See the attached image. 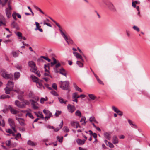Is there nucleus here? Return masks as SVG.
Instances as JSON below:
<instances>
[{
	"label": "nucleus",
	"mask_w": 150,
	"mask_h": 150,
	"mask_svg": "<svg viewBox=\"0 0 150 150\" xmlns=\"http://www.w3.org/2000/svg\"><path fill=\"white\" fill-rule=\"evenodd\" d=\"M57 25L59 28V30L60 33L68 45L72 44L73 43V41L70 37L67 36L66 34V32H64L62 30V28L60 26L59 24H57Z\"/></svg>",
	"instance_id": "f257e3e1"
},
{
	"label": "nucleus",
	"mask_w": 150,
	"mask_h": 150,
	"mask_svg": "<svg viewBox=\"0 0 150 150\" xmlns=\"http://www.w3.org/2000/svg\"><path fill=\"white\" fill-rule=\"evenodd\" d=\"M28 66L31 68L30 71L34 73L38 76L40 77V74L39 71L37 70L35 63L33 61H30L28 62Z\"/></svg>",
	"instance_id": "f03ea898"
},
{
	"label": "nucleus",
	"mask_w": 150,
	"mask_h": 150,
	"mask_svg": "<svg viewBox=\"0 0 150 150\" xmlns=\"http://www.w3.org/2000/svg\"><path fill=\"white\" fill-rule=\"evenodd\" d=\"M61 83L60 84V87L62 89L64 90H67L69 89V83L68 81H60Z\"/></svg>",
	"instance_id": "7ed1b4c3"
},
{
	"label": "nucleus",
	"mask_w": 150,
	"mask_h": 150,
	"mask_svg": "<svg viewBox=\"0 0 150 150\" xmlns=\"http://www.w3.org/2000/svg\"><path fill=\"white\" fill-rule=\"evenodd\" d=\"M1 76L4 78L8 79L12 78L13 75L11 74H8L5 70H1L0 71Z\"/></svg>",
	"instance_id": "20e7f679"
},
{
	"label": "nucleus",
	"mask_w": 150,
	"mask_h": 150,
	"mask_svg": "<svg viewBox=\"0 0 150 150\" xmlns=\"http://www.w3.org/2000/svg\"><path fill=\"white\" fill-rule=\"evenodd\" d=\"M67 108L69 112L71 113H73L76 108L74 106H72L71 104H68L67 105Z\"/></svg>",
	"instance_id": "39448f33"
},
{
	"label": "nucleus",
	"mask_w": 150,
	"mask_h": 150,
	"mask_svg": "<svg viewBox=\"0 0 150 150\" xmlns=\"http://www.w3.org/2000/svg\"><path fill=\"white\" fill-rule=\"evenodd\" d=\"M70 123L71 126L74 128H77L78 127H81L79 122L77 121H71Z\"/></svg>",
	"instance_id": "423d86ee"
},
{
	"label": "nucleus",
	"mask_w": 150,
	"mask_h": 150,
	"mask_svg": "<svg viewBox=\"0 0 150 150\" xmlns=\"http://www.w3.org/2000/svg\"><path fill=\"white\" fill-rule=\"evenodd\" d=\"M109 9L112 12H115L116 11V10L113 4L111 3H109L108 4H107Z\"/></svg>",
	"instance_id": "0eeeda50"
},
{
	"label": "nucleus",
	"mask_w": 150,
	"mask_h": 150,
	"mask_svg": "<svg viewBox=\"0 0 150 150\" xmlns=\"http://www.w3.org/2000/svg\"><path fill=\"white\" fill-rule=\"evenodd\" d=\"M30 101L31 102V105L34 109L36 110L39 107L37 105H38L37 102H35L33 100H30Z\"/></svg>",
	"instance_id": "6e6552de"
},
{
	"label": "nucleus",
	"mask_w": 150,
	"mask_h": 150,
	"mask_svg": "<svg viewBox=\"0 0 150 150\" xmlns=\"http://www.w3.org/2000/svg\"><path fill=\"white\" fill-rule=\"evenodd\" d=\"M73 53L77 58L80 59L82 62H83L84 61V59L83 58L82 56L79 53L76 52H74Z\"/></svg>",
	"instance_id": "1a4fd4ad"
},
{
	"label": "nucleus",
	"mask_w": 150,
	"mask_h": 150,
	"mask_svg": "<svg viewBox=\"0 0 150 150\" xmlns=\"http://www.w3.org/2000/svg\"><path fill=\"white\" fill-rule=\"evenodd\" d=\"M8 109L10 110L11 113L13 114H16L19 112V111L17 110L12 108L11 105H9Z\"/></svg>",
	"instance_id": "9d476101"
},
{
	"label": "nucleus",
	"mask_w": 150,
	"mask_h": 150,
	"mask_svg": "<svg viewBox=\"0 0 150 150\" xmlns=\"http://www.w3.org/2000/svg\"><path fill=\"white\" fill-rule=\"evenodd\" d=\"M112 142L114 144H116L118 143V139L116 135H114L112 137Z\"/></svg>",
	"instance_id": "9b49d317"
},
{
	"label": "nucleus",
	"mask_w": 150,
	"mask_h": 150,
	"mask_svg": "<svg viewBox=\"0 0 150 150\" xmlns=\"http://www.w3.org/2000/svg\"><path fill=\"white\" fill-rule=\"evenodd\" d=\"M11 26L13 28H15L17 30H19L20 28L18 24L15 21H13L12 22V23H11Z\"/></svg>",
	"instance_id": "f8f14e48"
},
{
	"label": "nucleus",
	"mask_w": 150,
	"mask_h": 150,
	"mask_svg": "<svg viewBox=\"0 0 150 150\" xmlns=\"http://www.w3.org/2000/svg\"><path fill=\"white\" fill-rule=\"evenodd\" d=\"M59 73L62 75L64 76L65 77H67V71L63 68H62L59 70Z\"/></svg>",
	"instance_id": "ddd939ff"
},
{
	"label": "nucleus",
	"mask_w": 150,
	"mask_h": 150,
	"mask_svg": "<svg viewBox=\"0 0 150 150\" xmlns=\"http://www.w3.org/2000/svg\"><path fill=\"white\" fill-rule=\"evenodd\" d=\"M27 144L28 145L33 146H35L37 145V143L31 140H28L27 142Z\"/></svg>",
	"instance_id": "4468645a"
},
{
	"label": "nucleus",
	"mask_w": 150,
	"mask_h": 150,
	"mask_svg": "<svg viewBox=\"0 0 150 150\" xmlns=\"http://www.w3.org/2000/svg\"><path fill=\"white\" fill-rule=\"evenodd\" d=\"M128 121L130 125L133 128L135 129H137V125L135 124H134L132 121L129 119H128Z\"/></svg>",
	"instance_id": "2eb2a0df"
},
{
	"label": "nucleus",
	"mask_w": 150,
	"mask_h": 150,
	"mask_svg": "<svg viewBox=\"0 0 150 150\" xmlns=\"http://www.w3.org/2000/svg\"><path fill=\"white\" fill-rule=\"evenodd\" d=\"M8 86L11 88V89H13L14 87V83L11 81H8L7 84Z\"/></svg>",
	"instance_id": "dca6fc26"
},
{
	"label": "nucleus",
	"mask_w": 150,
	"mask_h": 150,
	"mask_svg": "<svg viewBox=\"0 0 150 150\" xmlns=\"http://www.w3.org/2000/svg\"><path fill=\"white\" fill-rule=\"evenodd\" d=\"M44 113L47 116H52V114L50 111L47 110H43Z\"/></svg>",
	"instance_id": "f3484780"
},
{
	"label": "nucleus",
	"mask_w": 150,
	"mask_h": 150,
	"mask_svg": "<svg viewBox=\"0 0 150 150\" xmlns=\"http://www.w3.org/2000/svg\"><path fill=\"white\" fill-rule=\"evenodd\" d=\"M85 140L83 141L80 139H78L76 140V142L79 145H83L85 143Z\"/></svg>",
	"instance_id": "a211bd4d"
},
{
	"label": "nucleus",
	"mask_w": 150,
	"mask_h": 150,
	"mask_svg": "<svg viewBox=\"0 0 150 150\" xmlns=\"http://www.w3.org/2000/svg\"><path fill=\"white\" fill-rule=\"evenodd\" d=\"M5 93L7 94H9L10 91H12L13 89H11V88H9L8 86H6L4 88Z\"/></svg>",
	"instance_id": "6ab92c4d"
},
{
	"label": "nucleus",
	"mask_w": 150,
	"mask_h": 150,
	"mask_svg": "<svg viewBox=\"0 0 150 150\" xmlns=\"http://www.w3.org/2000/svg\"><path fill=\"white\" fill-rule=\"evenodd\" d=\"M30 77L32 79L33 81L34 82L36 83V82H37L39 80V79L33 75H31Z\"/></svg>",
	"instance_id": "aec40b11"
},
{
	"label": "nucleus",
	"mask_w": 150,
	"mask_h": 150,
	"mask_svg": "<svg viewBox=\"0 0 150 150\" xmlns=\"http://www.w3.org/2000/svg\"><path fill=\"white\" fill-rule=\"evenodd\" d=\"M63 125V121H62L59 125V127H57L55 129L54 128V129H53L55 132L58 131H59V129H61Z\"/></svg>",
	"instance_id": "412c9836"
},
{
	"label": "nucleus",
	"mask_w": 150,
	"mask_h": 150,
	"mask_svg": "<svg viewBox=\"0 0 150 150\" xmlns=\"http://www.w3.org/2000/svg\"><path fill=\"white\" fill-rule=\"evenodd\" d=\"M42 81L41 80L40 82L38 81L36 83V84L37 86L39 88H41L42 87L44 88V86H43L42 84L41 83V82Z\"/></svg>",
	"instance_id": "4be33fe9"
},
{
	"label": "nucleus",
	"mask_w": 150,
	"mask_h": 150,
	"mask_svg": "<svg viewBox=\"0 0 150 150\" xmlns=\"http://www.w3.org/2000/svg\"><path fill=\"white\" fill-rule=\"evenodd\" d=\"M104 136L105 138L108 140H110L111 139V136L107 132H106L104 134Z\"/></svg>",
	"instance_id": "5701e85b"
},
{
	"label": "nucleus",
	"mask_w": 150,
	"mask_h": 150,
	"mask_svg": "<svg viewBox=\"0 0 150 150\" xmlns=\"http://www.w3.org/2000/svg\"><path fill=\"white\" fill-rule=\"evenodd\" d=\"M5 18H2V20L1 19V18H0V26H5L6 23L4 21H5Z\"/></svg>",
	"instance_id": "b1692460"
},
{
	"label": "nucleus",
	"mask_w": 150,
	"mask_h": 150,
	"mask_svg": "<svg viewBox=\"0 0 150 150\" xmlns=\"http://www.w3.org/2000/svg\"><path fill=\"white\" fill-rule=\"evenodd\" d=\"M73 85H74V87L75 88V89L76 90L80 92H82V90H81V88H79V87H78L77 86V85H76V84L75 83H73Z\"/></svg>",
	"instance_id": "393cba45"
},
{
	"label": "nucleus",
	"mask_w": 150,
	"mask_h": 150,
	"mask_svg": "<svg viewBox=\"0 0 150 150\" xmlns=\"http://www.w3.org/2000/svg\"><path fill=\"white\" fill-rule=\"evenodd\" d=\"M58 98L59 102L61 104H66L67 102V100L64 101L63 99L61 97H58Z\"/></svg>",
	"instance_id": "a878e982"
},
{
	"label": "nucleus",
	"mask_w": 150,
	"mask_h": 150,
	"mask_svg": "<svg viewBox=\"0 0 150 150\" xmlns=\"http://www.w3.org/2000/svg\"><path fill=\"white\" fill-rule=\"evenodd\" d=\"M19 51L17 52L13 51L11 53L13 57H18L19 54Z\"/></svg>",
	"instance_id": "bb28decb"
},
{
	"label": "nucleus",
	"mask_w": 150,
	"mask_h": 150,
	"mask_svg": "<svg viewBox=\"0 0 150 150\" xmlns=\"http://www.w3.org/2000/svg\"><path fill=\"white\" fill-rule=\"evenodd\" d=\"M20 138L22 139L21 135L20 133H18L16 135L14 139L17 140H18Z\"/></svg>",
	"instance_id": "cd10ccee"
},
{
	"label": "nucleus",
	"mask_w": 150,
	"mask_h": 150,
	"mask_svg": "<svg viewBox=\"0 0 150 150\" xmlns=\"http://www.w3.org/2000/svg\"><path fill=\"white\" fill-rule=\"evenodd\" d=\"M88 96L91 100H94L96 98V97L93 94H88Z\"/></svg>",
	"instance_id": "c85d7f7f"
},
{
	"label": "nucleus",
	"mask_w": 150,
	"mask_h": 150,
	"mask_svg": "<svg viewBox=\"0 0 150 150\" xmlns=\"http://www.w3.org/2000/svg\"><path fill=\"white\" fill-rule=\"evenodd\" d=\"M20 74L19 72H15L14 74L15 79H18L20 77Z\"/></svg>",
	"instance_id": "c756f323"
},
{
	"label": "nucleus",
	"mask_w": 150,
	"mask_h": 150,
	"mask_svg": "<svg viewBox=\"0 0 150 150\" xmlns=\"http://www.w3.org/2000/svg\"><path fill=\"white\" fill-rule=\"evenodd\" d=\"M8 0H4V1H2V0H0V5H1L2 7L4 6Z\"/></svg>",
	"instance_id": "7c9ffc66"
},
{
	"label": "nucleus",
	"mask_w": 150,
	"mask_h": 150,
	"mask_svg": "<svg viewBox=\"0 0 150 150\" xmlns=\"http://www.w3.org/2000/svg\"><path fill=\"white\" fill-rule=\"evenodd\" d=\"M15 104L19 108H21V103L18 100L15 101Z\"/></svg>",
	"instance_id": "2f4dec72"
},
{
	"label": "nucleus",
	"mask_w": 150,
	"mask_h": 150,
	"mask_svg": "<svg viewBox=\"0 0 150 150\" xmlns=\"http://www.w3.org/2000/svg\"><path fill=\"white\" fill-rule=\"evenodd\" d=\"M112 109L115 112L117 113H118L119 112H120V111L117 108L114 106H113L112 107Z\"/></svg>",
	"instance_id": "473e14b6"
},
{
	"label": "nucleus",
	"mask_w": 150,
	"mask_h": 150,
	"mask_svg": "<svg viewBox=\"0 0 150 150\" xmlns=\"http://www.w3.org/2000/svg\"><path fill=\"white\" fill-rule=\"evenodd\" d=\"M8 122L10 126L15 124L14 121L11 118L8 119Z\"/></svg>",
	"instance_id": "72a5a7b5"
},
{
	"label": "nucleus",
	"mask_w": 150,
	"mask_h": 150,
	"mask_svg": "<svg viewBox=\"0 0 150 150\" xmlns=\"http://www.w3.org/2000/svg\"><path fill=\"white\" fill-rule=\"evenodd\" d=\"M85 120H86V118L85 117H83L81 118V119L80 121V122H81L83 121V122H84L83 123H82V125H85V124L87 122V121H85Z\"/></svg>",
	"instance_id": "f704fd0d"
},
{
	"label": "nucleus",
	"mask_w": 150,
	"mask_h": 150,
	"mask_svg": "<svg viewBox=\"0 0 150 150\" xmlns=\"http://www.w3.org/2000/svg\"><path fill=\"white\" fill-rule=\"evenodd\" d=\"M75 115L76 116H78L79 117L81 116V112L79 110H77L75 112Z\"/></svg>",
	"instance_id": "c9c22d12"
},
{
	"label": "nucleus",
	"mask_w": 150,
	"mask_h": 150,
	"mask_svg": "<svg viewBox=\"0 0 150 150\" xmlns=\"http://www.w3.org/2000/svg\"><path fill=\"white\" fill-rule=\"evenodd\" d=\"M61 113L62 111H61L56 110L54 115L56 117H58L61 114Z\"/></svg>",
	"instance_id": "e433bc0d"
},
{
	"label": "nucleus",
	"mask_w": 150,
	"mask_h": 150,
	"mask_svg": "<svg viewBox=\"0 0 150 150\" xmlns=\"http://www.w3.org/2000/svg\"><path fill=\"white\" fill-rule=\"evenodd\" d=\"M76 64L80 67H83V63L80 61H77L76 62Z\"/></svg>",
	"instance_id": "4c0bfd02"
},
{
	"label": "nucleus",
	"mask_w": 150,
	"mask_h": 150,
	"mask_svg": "<svg viewBox=\"0 0 150 150\" xmlns=\"http://www.w3.org/2000/svg\"><path fill=\"white\" fill-rule=\"evenodd\" d=\"M57 139L60 143H62L63 141V137H61L60 138L59 136H57Z\"/></svg>",
	"instance_id": "58836bf2"
},
{
	"label": "nucleus",
	"mask_w": 150,
	"mask_h": 150,
	"mask_svg": "<svg viewBox=\"0 0 150 150\" xmlns=\"http://www.w3.org/2000/svg\"><path fill=\"white\" fill-rule=\"evenodd\" d=\"M98 82L100 84L104 85V84L102 81L98 78V76L96 78Z\"/></svg>",
	"instance_id": "ea45409f"
},
{
	"label": "nucleus",
	"mask_w": 150,
	"mask_h": 150,
	"mask_svg": "<svg viewBox=\"0 0 150 150\" xmlns=\"http://www.w3.org/2000/svg\"><path fill=\"white\" fill-rule=\"evenodd\" d=\"M107 146L111 148H113L114 146L113 144L110 142H108V144H107Z\"/></svg>",
	"instance_id": "a19ab883"
},
{
	"label": "nucleus",
	"mask_w": 150,
	"mask_h": 150,
	"mask_svg": "<svg viewBox=\"0 0 150 150\" xmlns=\"http://www.w3.org/2000/svg\"><path fill=\"white\" fill-rule=\"evenodd\" d=\"M6 16L8 18H9L11 16V12H6Z\"/></svg>",
	"instance_id": "79ce46f5"
},
{
	"label": "nucleus",
	"mask_w": 150,
	"mask_h": 150,
	"mask_svg": "<svg viewBox=\"0 0 150 150\" xmlns=\"http://www.w3.org/2000/svg\"><path fill=\"white\" fill-rule=\"evenodd\" d=\"M17 35L20 38H19V39H22V34L20 32H18L16 33Z\"/></svg>",
	"instance_id": "37998d69"
},
{
	"label": "nucleus",
	"mask_w": 150,
	"mask_h": 150,
	"mask_svg": "<svg viewBox=\"0 0 150 150\" xmlns=\"http://www.w3.org/2000/svg\"><path fill=\"white\" fill-rule=\"evenodd\" d=\"M17 15V13H16V12H14L12 14V17L13 19L15 20H16L17 19L16 17V16Z\"/></svg>",
	"instance_id": "c03bdc74"
},
{
	"label": "nucleus",
	"mask_w": 150,
	"mask_h": 150,
	"mask_svg": "<svg viewBox=\"0 0 150 150\" xmlns=\"http://www.w3.org/2000/svg\"><path fill=\"white\" fill-rule=\"evenodd\" d=\"M12 129H13V131L15 132H16L17 130L15 129V124H13V125H10Z\"/></svg>",
	"instance_id": "a18cd8bd"
},
{
	"label": "nucleus",
	"mask_w": 150,
	"mask_h": 150,
	"mask_svg": "<svg viewBox=\"0 0 150 150\" xmlns=\"http://www.w3.org/2000/svg\"><path fill=\"white\" fill-rule=\"evenodd\" d=\"M26 116H28L30 118L32 119H33L34 118L33 116L30 113L28 112L27 113L26 115Z\"/></svg>",
	"instance_id": "49530a36"
},
{
	"label": "nucleus",
	"mask_w": 150,
	"mask_h": 150,
	"mask_svg": "<svg viewBox=\"0 0 150 150\" xmlns=\"http://www.w3.org/2000/svg\"><path fill=\"white\" fill-rule=\"evenodd\" d=\"M36 25V28L35 29V30H38V28H39L40 27V26L39 24L37 22H35V23Z\"/></svg>",
	"instance_id": "de8ad7c7"
},
{
	"label": "nucleus",
	"mask_w": 150,
	"mask_h": 150,
	"mask_svg": "<svg viewBox=\"0 0 150 150\" xmlns=\"http://www.w3.org/2000/svg\"><path fill=\"white\" fill-rule=\"evenodd\" d=\"M53 62H51V64L52 66H53L57 64V62L56 59L55 58H53Z\"/></svg>",
	"instance_id": "09e8293b"
},
{
	"label": "nucleus",
	"mask_w": 150,
	"mask_h": 150,
	"mask_svg": "<svg viewBox=\"0 0 150 150\" xmlns=\"http://www.w3.org/2000/svg\"><path fill=\"white\" fill-rule=\"evenodd\" d=\"M89 120L90 122H96L95 118L93 116L91 117H90Z\"/></svg>",
	"instance_id": "8fccbe9b"
},
{
	"label": "nucleus",
	"mask_w": 150,
	"mask_h": 150,
	"mask_svg": "<svg viewBox=\"0 0 150 150\" xmlns=\"http://www.w3.org/2000/svg\"><path fill=\"white\" fill-rule=\"evenodd\" d=\"M12 10V7L6 8L5 9V12H11V11Z\"/></svg>",
	"instance_id": "3c124183"
},
{
	"label": "nucleus",
	"mask_w": 150,
	"mask_h": 150,
	"mask_svg": "<svg viewBox=\"0 0 150 150\" xmlns=\"http://www.w3.org/2000/svg\"><path fill=\"white\" fill-rule=\"evenodd\" d=\"M41 57L42 58L45 59V60L47 61L48 62H50L51 60L48 58V57L43 56H41Z\"/></svg>",
	"instance_id": "603ef678"
},
{
	"label": "nucleus",
	"mask_w": 150,
	"mask_h": 150,
	"mask_svg": "<svg viewBox=\"0 0 150 150\" xmlns=\"http://www.w3.org/2000/svg\"><path fill=\"white\" fill-rule=\"evenodd\" d=\"M47 98L46 97V99H45L44 98H42L40 99V102L42 103H43L45 101H47Z\"/></svg>",
	"instance_id": "864d4df0"
},
{
	"label": "nucleus",
	"mask_w": 150,
	"mask_h": 150,
	"mask_svg": "<svg viewBox=\"0 0 150 150\" xmlns=\"http://www.w3.org/2000/svg\"><path fill=\"white\" fill-rule=\"evenodd\" d=\"M6 132L10 134H11L13 131L10 129H6Z\"/></svg>",
	"instance_id": "5fc2aeb1"
},
{
	"label": "nucleus",
	"mask_w": 150,
	"mask_h": 150,
	"mask_svg": "<svg viewBox=\"0 0 150 150\" xmlns=\"http://www.w3.org/2000/svg\"><path fill=\"white\" fill-rule=\"evenodd\" d=\"M133 28L134 30L137 31V32H139V28L136 26H133Z\"/></svg>",
	"instance_id": "6e6d98bb"
},
{
	"label": "nucleus",
	"mask_w": 150,
	"mask_h": 150,
	"mask_svg": "<svg viewBox=\"0 0 150 150\" xmlns=\"http://www.w3.org/2000/svg\"><path fill=\"white\" fill-rule=\"evenodd\" d=\"M64 130L66 132H68L69 131V128L66 126H65L63 128Z\"/></svg>",
	"instance_id": "4d7b16f0"
},
{
	"label": "nucleus",
	"mask_w": 150,
	"mask_h": 150,
	"mask_svg": "<svg viewBox=\"0 0 150 150\" xmlns=\"http://www.w3.org/2000/svg\"><path fill=\"white\" fill-rule=\"evenodd\" d=\"M52 87L55 90H57V85L56 83H54L52 84Z\"/></svg>",
	"instance_id": "13d9d810"
},
{
	"label": "nucleus",
	"mask_w": 150,
	"mask_h": 150,
	"mask_svg": "<svg viewBox=\"0 0 150 150\" xmlns=\"http://www.w3.org/2000/svg\"><path fill=\"white\" fill-rule=\"evenodd\" d=\"M6 146H9L11 145V141L10 140H9L8 141H7L6 142Z\"/></svg>",
	"instance_id": "bf43d9fd"
},
{
	"label": "nucleus",
	"mask_w": 150,
	"mask_h": 150,
	"mask_svg": "<svg viewBox=\"0 0 150 150\" xmlns=\"http://www.w3.org/2000/svg\"><path fill=\"white\" fill-rule=\"evenodd\" d=\"M77 93L75 92L73 93L72 98L73 99H74L75 98H77Z\"/></svg>",
	"instance_id": "052dcab7"
},
{
	"label": "nucleus",
	"mask_w": 150,
	"mask_h": 150,
	"mask_svg": "<svg viewBox=\"0 0 150 150\" xmlns=\"http://www.w3.org/2000/svg\"><path fill=\"white\" fill-rule=\"evenodd\" d=\"M51 93L52 95L54 96H57V93L54 91H51Z\"/></svg>",
	"instance_id": "680f3d73"
},
{
	"label": "nucleus",
	"mask_w": 150,
	"mask_h": 150,
	"mask_svg": "<svg viewBox=\"0 0 150 150\" xmlns=\"http://www.w3.org/2000/svg\"><path fill=\"white\" fill-rule=\"evenodd\" d=\"M86 97V96L84 94H81L79 96H78L77 98H79L80 97H82V98H84Z\"/></svg>",
	"instance_id": "e2e57ef3"
},
{
	"label": "nucleus",
	"mask_w": 150,
	"mask_h": 150,
	"mask_svg": "<svg viewBox=\"0 0 150 150\" xmlns=\"http://www.w3.org/2000/svg\"><path fill=\"white\" fill-rule=\"evenodd\" d=\"M44 61V60L42 59V58L41 57L40 58H38V61L39 62H43Z\"/></svg>",
	"instance_id": "0e129e2a"
},
{
	"label": "nucleus",
	"mask_w": 150,
	"mask_h": 150,
	"mask_svg": "<svg viewBox=\"0 0 150 150\" xmlns=\"http://www.w3.org/2000/svg\"><path fill=\"white\" fill-rule=\"evenodd\" d=\"M16 67L18 69H20L22 68L21 65L18 64H17Z\"/></svg>",
	"instance_id": "69168bd1"
},
{
	"label": "nucleus",
	"mask_w": 150,
	"mask_h": 150,
	"mask_svg": "<svg viewBox=\"0 0 150 150\" xmlns=\"http://www.w3.org/2000/svg\"><path fill=\"white\" fill-rule=\"evenodd\" d=\"M61 66V64H60V63L59 62L57 64H56V65H55V68H57L60 67Z\"/></svg>",
	"instance_id": "338daca9"
},
{
	"label": "nucleus",
	"mask_w": 150,
	"mask_h": 150,
	"mask_svg": "<svg viewBox=\"0 0 150 150\" xmlns=\"http://www.w3.org/2000/svg\"><path fill=\"white\" fill-rule=\"evenodd\" d=\"M18 99L21 100H23V98L22 96L21 95H18Z\"/></svg>",
	"instance_id": "774afa93"
}]
</instances>
